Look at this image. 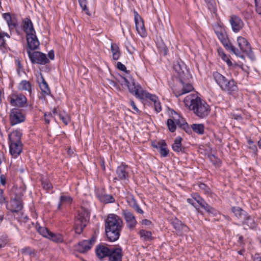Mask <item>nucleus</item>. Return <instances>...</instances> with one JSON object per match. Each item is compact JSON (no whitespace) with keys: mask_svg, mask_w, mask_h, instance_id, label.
<instances>
[{"mask_svg":"<svg viewBox=\"0 0 261 261\" xmlns=\"http://www.w3.org/2000/svg\"><path fill=\"white\" fill-rule=\"evenodd\" d=\"M184 104L199 118H204L210 113V107L206 102L199 97L197 94H190L184 99Z\"/></svg>","mask_w":261,"mask_h":261,"instance_id":"1","label":"nucleus"},{"mask_svg":"<svg viewBox=\"0 0 261 261\" xmlns=\"http://www.w3.org/2000/svg\"><path fill=\"white\" fill-rule=\"evenodd\" d=\"M122 225V220L119 216L113 214L108 215L106 220L105 231L110 241L114 242L119 239Z\"/></svg>","mask_w":261,"mask_h":261,"instance_id":"2","label":"nucleus"},{"mask_svg":"<svg viewBox=\"0 0 261 261\" xmlns=\"http://www.w3.org/2000/svg\"><path fill=\"white\" fill-rule=\"evenodd\" d=\"M125 81L127 85L129 92L140 100L148 99L153 103V105L159 100L158 97L143 90L139 84L135 83L134 81L132 83H129L126 79H125Z\"/></svg>","mask_w":261,"mask_h":261,"instance_id":"3","label":"nucleus"},{"mask_svg":"<svg viewBox=\"0 0 261 261\" xmlns=\"http://www.w3.org/2000/svg\"><path fill=\"white\" fill-rule=\"evenodd\" d=\"M237 42L239 48H237L240 52L242 57L240 58L244 59V56L242 53H245L251 60L255 59V56L252 51L251 45L248 40L244 37L238 36Z\"/></svg>","mask_w":261,"mask_h":261,"instance_id":"4","label":"nucleus"},{"mask_svg":"<svg viewBox=\"0 0 261 261\" xmlns=\"http://www.w3.org/2000/svg\"><path fill=\"white\" fill-rule=\"evenodd\" d=\"M89 218V213L87 210L82 209L79 212L75 224V232L80 234L87 225Z\"/></svg>","mask_w":261,"mask_h":261,"instance_id":"5","label":"nucleus"},{"mask_svg":"<svg viewBox=\"0 0 261 261\" xmlns=\"http://www.w3.org/2000/svg\"><path fill=\"white\" fill-rule=\"evenodd\" d=\"M171 117L167 121V125L171 132H174L176 129V125L180 127L186 124L185 119L174 111H171Z\"/></svg>","mask_w":261,"mask_h":261,"instance_id":"6","label":"nucleus"},{"mask_svg":"<svg viewBox=\"0 0 261 261\" xmlns=\"http://www.w3.org/2000/svg\"><path fill=\"white\" fill-rule=\"evenodd\" d=\"M174 68L175 70L177 71L179 76L180 78V81L182 86V88L180 90L176 92V96H179L181 95L185 94L192 91L194 89L193 86L189 83H185L182 81L184 79V74H185V72L181 67V66L178 63L175 64L174 66Z\"/></svg>","mask_w":261,"mask_h":261,"instance_id":"7","label":"nucleus"},{"mask_svg":"<svg viewBox=\"0 0 261 261\" xmlns=\"http://www.w3.org/2000/svg\"><path fill=\"white\" fill-rule=\"evenodd\" d=\"M218 39L227 50H230L237 57H242L240 51L230 43L226 35L222 31H215Z\"/></svg>","mask_w":261,"mask_h":261,"instance_id":"8","label":"nucleus"},{"mask_svg":"<svg viewBox=\"0 0 261 261\" xmlns=\"http://www.w3.org/2000/svg\"><path fill=\"white\" fill-rule=\"evenodd\" d=\"M8 98L13 106L23 107L27 101V99L24 95L16 92H13Z\"/></svg>","mask_w":261,"mask_h":261,"instance_id":"9","label":"nucleus"},{"mask_svg":"<svg viewBox=\"0 0 261 261\" xmlns=\"http://www.w3.org/2000/svg\"><path fill=\"white\" fill-rule=\"evenodd\" d=\"M22 194L16 195L15 197L12 198L7 204V208L12 212H18L23 207L22 203Z\"/></svg>","mask_w":261,"mask_h":261,"instance_id":"10","label":"nucleus"},{"mask_svg":"<svg viewBox=\"0 0 261 261\" xmlns=\"http://www.w3.org/2000/svg\"><path fill=\"white\" fill-rule=\"evenodd\" d=\"M28 54L33 63L44 65L48 62V59L46 55L40 51H34L31 53L30 51L28 50Z\"/></svg>","mask_w":261,"mask_h":261,"instance_id":"11","label":"nucleus"},{"mask_svg":"<svg viewBox=\"0 0 261 261\" xmlns=\"http://www.w3.org/2000/svg\"><path fill=\"white\" fill-rule=\"evenodd\" d=\"M25 120L24 115L21 110L14 108L11 110L10 113V121L12 125L21 123Z\"/></svg>","mask_w":261,"mask_h":261,"instance_id":"12","label":"nucleus"},{"mask_svg":"<svg viewBox=\"0 0 261 261\" xmlns=\"http://www.w3.org/2000/svg\"><path fill=\"white\" fill-rule=\"evenodd\" d=\"M122 215L126 222L127 227L130 230L134 229L137 224V221L134 215L128 210L122 211Z\"/></svg>","mask_w":261,"mask_h":261,"instance_id":"13","label":"nucleus"},{"mask_svg":"<svg viewBox=\"0 0 261 261\" xmlns=\"http://www.w3.org/2000/svg\"><path fill=\"white\" fill-rule=\"evenodd\" d=\"M96 237H93L90 240H84L75 245V249L81 253L89 251L95 242Z\"/></svg>","mask_w":261,"mask_h":261,"instance_id":"14","label":"nucleus"},{"mask_svg":"<svg viewBox=\"0 0 261 261\" xmlns=\"http://www.w3.org/2000/svg\"><path fill=\"white\" fill-rule=\"evenodd\" d=\"M9 151L11 155L14 158H16L20 155L22 149L21 142H9Z\"/></svg>","mask_w":261,"mask_h":261,"instance_id":"15","label":"nucleus"},{"mask_svg":"<svg viewBox=\"0 0 261 261\" xmlns=\"http://www.w3.org/2000/svg\"><path fill=\"white\" fill-rule=\"evenodd\" d=\"M232 30L234 33H238L243 27L244 23L240 18L232 16L229 19Z\"/></svg>","mask_w":261,"mask_h":261,"instance_id":"16","label":"nucleus"},{"mask_svg":"<svg viewBox=\"0 0 261 261\" xmlns=\"http://www.w3.org/2000/svg\"><path fill=\"white\" fill-rule=\"evenodd\" d=\"M135 21L136 28L138 34L142 37H145L147 35V33L144 28V22L139 15L137 14L135 17Z\"/></svg>","mask_w":261,"mask_h":261,"instance_id":"17","label":"nucleus"},{"mask_svg":"<svg viewBox=\"0 0 261 261\" xmlns=\"http://www.w3.org/2000/svg\"><path fill=\"white\" fill-rule=\"evenodd\" d=\"M109 261H121L122 250L120 247L111 248L108 255Z\"/></svg>","mask_w":261,"mask_h":261,"instance_id":"18","label":"nucleus"},{"mask_svg":"<svg viewBox=\"0 0 261 261\" xmlns=\"http://www.w3.org/2000/svg\"><path fill=\"white\" fill-rule=\"evenodd\" d=\"M224 86V87H222L221 90L230 94H234L238 89L236 82L232 79L228 80Z\"/></svg>","mask_w":261,"mask_h":261,"instance_id":"19","label":"nucleus"},{"mask_svg":"<svg viewBox=\"0 0 261 261\" xmlns=\"http://www.w3.org/2000/svg\"><path fill=\"white\" fill-rule=\"evenodd\" d=\"M111 251V248L102 244L97 245L95 249V253L99 258H103L108 256Z\"/></svg>","mask_w":261,"mask_h":261,"instance_id":"20","label":"nucleus"},{"mask_svg":"<svg viewBox=\"0 0 261 261\" xmlns=\"http://www.w3.org/2000/svg\"><path fill=\"white\" fill-rule=\"evenodd\" d=\"M28 47L31 50H35L39 45V42L35 34H31L27 36Z\"/></svg>","mask_w":261,"mask_h":261,"instance_id":"21","label":"nucleus"},{"mask_svg":"<svg viewBox=\"0 0 261 261\" xmlns=\"http://www.w3.org/2000/svg\"><path fill=\"white\" fill-rule=\"evenodd\" d=\"M241 222L245 229H253L255 228L256 226L254 220L248 215V214H247L246 216L243 219V221H241Z\"/></svg>","mask_w":261,"mask_h":261,"instance_id":"22","label":"nucleus"},{"mask_svg":"<svg viewBox=\"0 0 261 261\" xmlns=\"http://www.w3.org/2000/svg\"><path fill=\"white\" fill-rule=\"evenodd\" d=\"M213 77L221 89L222 87H224V85L228 80L224 75L217 71L213 73Z\"/></svg>","mask_w":261,"mask_h":261,"instance_id":"23","label":"nucleus"},{"mask_svg":"<svg viewBox=\"0 0 261 261\" xmlns=\"http://www.w3.org/2000/svg\"><path fill=\"white\" fill-rule=\"evenodd\" d=\"M128 167L125 165H121L118 166L116 170V173L121 180H126L128 178V174L127 171Z\"/></svg>","mask_w":261,"mask_h":261,"instance_id":"24","label":"nucleus"},{"mask_svg":"<svg viewBox=\"0 0 261 261\" xmlns=\"http://www.w3.org/2000/svg\"><path fill=\"white\" fill-rule=\"evenodd\" d=\"M37 81L41 91L45 95H48L50 93L49 88L41 74L37 77Z\"/></svg>","mask_w":261,"mask_h":261,"instance_id":"25","label":"nucleus"},{"mask_svg":"<svg viewBox=\"0 0 261 261\" xmlns=\"http://www.w3.org/2000/svg\"><path fill=\"white\" fill-rule=\"evenodd\" d=\"M154 147L159 149L160 154L162 157L165 158L168 156L169 150L167 145L164 141H161L158 143V144L154 146Z\"/></svg>","mask_w":261,"mask_h":261,"instance_id":"26","label":"nucleus"},{"mask_svg":"<svg viewBox=\"0 0 261 261\" xmlns=\"http://www.w3.org/2000/svg\"><path fill=\"white\" fill-rule=\"evenodd\" d=\"M22 132L20 129H16L9 134V142H21Z\"/></svg>","mask_w":261,"mask_h":261,"instance_id":"27","label":"nucleus"},{"mask_svg":"<svg viewBox=\"0 0 261 261\" xmlns=\"http://www.w3.org/2000/svg\"><path fill=\"white\" fill-rule=\"evenodd\" d=\"M23 27L24 31L27 34V36L31 34H35V31L33 28V23L30 19L25 18L23 20Z\"/></svg>","mask_w":261,"mask_h":261,"instance_id":"28","label":"nucleus"},{"mask_svg":"<svg viewBox=\"0 0 261 261\" xmlns=\"http://www.w3.org/2000/svg\"><path fill=\"white\" fill-rule=\"evenodd\" d=\"M181 137H177L172 146V149L177 153H183L184 152V148L181 145Z\"/></svg>","mask_w":261,"mask_h":261,"instance_id":"29","label":"nucleus"},{"mask_svg":"<svg viewBox=\"0 0 261 261\" xmlns=\"http://www.w3.org/2000/svg\"><path fill=\"white\" fill-rule=\"evenodd\" d=\"M52 113L54 115L58 114L60 119L65 125H67L68 124L70 121V117L65 112L62 111L58 112L57 109L55 108L53 110Z\"/></svg>","mask_w":261,"mask_h":261,"instance_id":"30","label":"nucleus"},{"mask_svg":"<svg viewBox=\"0 0 261 261\" xmlns=\"http://www.w3.org/2000/svg\"><path fill=\"white\" fill-rule=\"evenodd\" d=\"M111 51L112 54V58L114 60H118L121 55L120 48L116 43H112L111 44Z\"/></svg>","mask_w":261,"mask_h":261,"instance_id":"31","label":"nucleus"},{"mask_svg":"<svg viewBox=\"0 0 261 261\" xmlns=\"http://www.w3.org/2000/svg\"><path fill=\"white\" fill-rule=\"evenodd\" d=\"M18 88L21 91H25L29 92L30 94L32 91V85L30 82L27 80H22L19 84Z\"/></svg>","mask_w":261,"mask_h":261,"instance_id":"32","label":"nucleus"},{"mask_svg":"<svg viewBox=\"0 0 261 261\" xmlns=\"http://www.w3.org/2000/svg\"><path fill=\"white\" fill-rule=\"evenodd\" d=\"M232 211L234 213V215L240 220L243 221V219L246 216L247 214L245 211L242 210L239 207H233L232 208Z\"/></svg>","mask_w":261,"mask_h":261,"instance_id":"33","label":"nucleus"},{"mask_svg":"<svg viewBox=\"0 0 261 261\" xmlns=\"http://www.w3.org/2000/svg\"><path fill=\"white\" fill-rule=\"evenodd\" d=\"M72 202V198L69 195H62L60 198V203L58 204V208H61L62 204H70Z\"/></svg>","mask_w":261,"mask_h":261,"instance_id":"34","label":"nucleus"},{"mask_svg":"<svg viewBox=\"0 0 261 261\" xmlns=\"http://www.w3.org/2000/svg\"><path fill=\"white\" fill-rule=\"evenodd\" d=\"M48 239L57 243H62L64 241L63 236L59 233L50 232Z\"/></svg>","mask_w":261,"mask_h":261,"instance_id":"35","label":"nucleus"},{"mask_svg":"<svg viewBox=\"0 0 261 261\" xmlns=\"http://www.w3.org/2000/svg\"><path fill=\"white\" fill-rule=\"evenodd\" d=\"M139 233L141 239L144 241H149L152 239V233L150 231L141 229Z\"/></svg>","mask_w":261,"mask_h":261,"instance_id":"36","label":"nucleus"},{"mask_svg":"<svg viewBox=\"0 0 261 261\" xmlns=\"http://www.w3.org/2000/svg\"><path fill=\"white\" fill-rule=\"evenodd\" d=\"M98 198L99 200L103 203H112L115 201V198L111 195L108 194H101L98 195Z\"/></svg>","mask_w":261,"mask_h":261,"instance_id":"37","label":"nucleus"},{"mask_svg":"<svg viewBox=\"0 0 261 261\" xmlns=\"http://www.w3.org/2000/svg\"><path fill=\"white\" fill-rule=\"evenodd\" d=\"M35 228L37 231L43 237L48 239L50 231H49L46 228L41 226L39 224H36Z\"/></svg>","mask_w":261,"mask_h":261,"instance_id":"38","label":"nucleus"},{"mask_svg":"<svg viewBox=\"0 0 261 261\" xmlns=\"http://www.w3.org/2000/svg\"><path fill=\"white\" fill-rule=\"evenodd\" d=\"M192 195L195 199L196 203H198L204 209H207V210H208L209 207L208 206V204H207L205 202V201L203 200V199H202L201 197H200L197 194H194Z\"/></svg>","mask_w":261,"mask_h":261,"instance_id":"39","label":"nucleus"},{"mask_svg":"<svg viewBox=\"0 0 261 261\" xmlns=\"http://www.w3.org/2000/svg\"><path fill=\"white\" fill-rule=\"evenodd\" d=\"M129 204L137 213L140 214H144V211L141 209L134 198H133L130 200Z\"/></svg>","mask_w":261,"mask_h":261,"instance_id":"40","label":"nucleus"},{"mask_svg":"<svg viewBox=\"0 0 261 261\" xmlns=\"http://www.w3.org/2000/svg\"><path fill=\"white\" fill-rule=\"evenodd\" d=\"M193 130L197 134H203L204 133V126L202 124H193L191 126Z\"/></svg>","mask_w":261,"mask_h":261,"instance_id":"41","label":"nucleus"},{"mask_svg":"<svg viewBox=\"0 0 261 261\" xmlns=\"http://www.w3.org/2000/svg\"><path fill=\"white\" fill-rule=\"evenodd\" d=\"M21 253L24 255H29L30 257H34L36 255L35 250L30 247L24 248L21 250Z\"/></svg>","mask_w":261,"mask_h":261,"instance_id":"42","label":"nucleus"},{"mask_svg":"<svg viewBox=\"0 0 261 261\" xmlns=\"http://www.w3.org/2000/svg\"><path fill=\"white\" fill-rule=\"evenodd\" d=\"M219 54L221 58L227 63L228 66L232 65V62L230 60L229 57L227 56L224 52L219 51Z\"/></svg>","mask_w":261,"mask_h":261,"instance_id":"43","label":"nucleus"},{"mask_svg":"<svg viewBox=\"0 0 261 261\" xmlns=\"http://www.w3.org/2000/svg\"><path fill=\"white\" fill-rule=\"evenodd\" d=\"M210 161L216 166L219 167L221 164V161L215 155L212 154L209 156Z\"/></svg>","mask_w":261,"mask_h":261,"instance_id":"44","label":"nucleus"},{"mask_svg":"<svg viewBox=\"0 0 261 261\" xmlns=\"http://www.w3.org/2000/svg\"><path fill=\"white\" fill-rule=\"evenodd\" d=\"M80 5L82 10L87 14H89V11L87 7V1L86 0H79Z\"/></svg>","mask_w":261,"mask_h":261,"instance_id":"45","label":"nucleus"},{"mask_svg":"<svg viewBox=\"0 0 261 261\" xmlns=\"http://www.w3.org/2000/svg\"><path fill=\"white\" fill-rule=\"evenodd\" d=\"M154 111L156 113H159L162 111V106L160 100L154 103L153 105Z\"/></svg>","mask_w":261,"mask_h":261,"instance_id":"46","label":"nucleus"},{"mask_svg":"<svg viewBox=\"0 0 261 261\" xmlns=\"http://www.w3.org/2000/svg\"><path fill=\"white\" fill-rule=\"evenodd\" d=\"M42 186L43 188L47 190H50L52 188L51 184L47 180L42 181Z\"/></svg>","mask_w":261,"mask_h":261,"instance_id":"47","label":"nucleus"},{"mask_svg":"<svg viewBox=\"0 0 261 261\" xmlns=\"http://www.w3.org/2000/svg\"><path fill=\"white\" fill-rule=\"evenodd\" d=\"M187 202L191 204L192 205H193L194 207H195L196 208V210H198V207H197V205L196 203V202L195 201V199L193 196V195L192 196V198H188L187 199Z\"/></svg>","mask_w":261,"mask_h":261,"instance_id":"48","label":"nucleus"},{"mask_svg":"<svg viewBox=\"0 0 261 261\" xmlns=\"http://www.w3.org/2000/svg\"><path fill=\"white\" fill-rule=\"evenodd\" d=\"M6 238L4 236L0 237V248L4 247L7 244Z\"/></svg>","mask_w":261,"mask_h":261,"instance_id":"49","label":"nucleus"},{"mask_svg":"<svg viewBox=\"0 0 261 261\" xmlns=\"http://www.w3.org/2000/svg\"><path fill=\"white\" fill-rule=\"evenodd\" d=\"M141 224L143 225L149 226L152 225V222L147 219H143L141 221Z\"/></svg>","mask_w":261,"mask_h":261,"instance_id":"50","label":"nucleus"},{"mask_svg":"<svg viewBox=\"0 0 261 261\" xmlns=\"http://www.w3.org/2000/svg\"><path fill=\"white\" fill-rule=\"evenodd\" d=\"M117 67L118 69H119V70H120L121 71H126V67L121 62H119L117 63Z\"/></svg>","mask_w":261,"mask_h":261,"instance_id":"51","label":"nucleus"},{"mask_svg":"<svg viewBox=\"0 0 261 261\" xmlns=\"http://www.w3.org/2000/svg\"><path fill=\"white\" fill-rule=\"evenodd\" d=\"M208 206L209 207L208 210L204 209L207 213L210 214H212L214 215H215L217 214V211L215 210L214 208L212 207L210 205L208 204Z\"/></svg>","mask_w":261,"mask_h":261,"instance_id":"52","label":"nucleus"},{"mask_svg":"<svg viewBox=\"0 0 261 261\" xmlns=\"http://www.w3.org/2000/svg\"><path fill=\"white\" fill-rule=\"evenodd\" d=\"M130 105L132 106V108L134 110V111L136 112V113H139L140 111L136 106L135 102L133 100L130 101Z\"/></svg>","mask_w":261,"mask_h":261,"instance_id":"53","label":"nucleus"},{"mask_svg":"<svg viewBox=\"0 0 261 261\" xmlns=\"http://www.w3.org/2000/svg\"><path fill=\"white\" fill-rule=\"evenodd\" d=\"M3 193H4L3 190L2 189H0V203L1 204L5 203V202H6V199L3 195Z\"/></svg>","mask_w":261,"mask_h":261,"instance_id":"54","label":"nucleus"},{"mask_svg":"<svg viewBox=\"0 0 261 261\" xmlns=\"http://www.w3.org/2000/svg\"><path fill=\"white\" fill-rule=\"evenodd\" d=\"M44 116L45 117V122L46 123H49L50 121H49V119H48V118L52 116V114L50 113H45L44 114Z\"/></svg>","mask_w":261,"mask_h":261,"instance_id":"55","label":"nucleus"},{"mask_svg":"<svg viewBox=\"0 0 261 261\" xmlns=\"http://www.w3.org/2000/svg\"><path fill=\"white\" fill-rule=\"evenodd\" d=\"M4 18L7 21V23H10L11 21V17L9 13H5L4 14Z\"/></svg>","mask_w":261,"mask_h":261,"instance_id":"56","label":"nucleus"},{"mask_svg":"<svg viewBox=\"0 0 261 261\" xmlns=\"http://www.w3.org/2000/svg\"><path fill=\"white\" fill-rule=\"evenodd\" d=\"M0 182L3 186H5L6 183V178L4 175H1Z\"/></svg>","mask_w":261,"mask_h":261,"instance_id":"57","label":"nucleus"},{"mask_svg":"<svg viewBox=\"0 0 261 261\" xmlns=\"http://www.w3.org/2000/svg\"><path fill=\"white\" fill-rule=\"evenodd\" d=\"M48 56L50 59L53 60L54 59V53L53 50H50L48 53Z\"/></svg>","mask_w":261,"mask_h":261,"instance_id":"58","label":"nucleus"},{"mask_svg":"<svg viewBox=\"0 0 261 261\" xmlns=\"http://www.w3.org/2000/svg\"><path fill=\"white\" fill-rule=\"evenodd\" d=\"M7 23L10 29H13L16 26L15 23L13 22V20L12 19L11 21H10V23Z\"/></svg>","mask_w":261,"mask_h":261,"instance_id":"59","label":"nucleus"},{"mask_svg":"<svg viewBox=\"0 0 261 261\" xmlns=\"http://www.w3.org/2000/svg\"><path fill=\"white\" fill-rule=\"evenodd\" d=\"M16 64H17V65L19 69L21 68V66L20 63V61H18V60H16Z\"/></svg>","mask_w":261,"mask_h":261,"instance_id":"60","label":"nucleus"},{"mask_svg":"<svg viewBox=\"0 0 261 261\" xmlns=\"http://www.w3.org/2000/svg\"><path fill=\"white\" fill-rule=\"evenodd\" d=\"M3 158V154L2 153V152H1L0 151V165L2 164V159Z\"/></svg>","mask_w":261,"mask_h":261,"instance_id":"61","label":"nucleus"},{"mask_svg":"<svg viewBox=\"0 0 261 261\" xmlns=\"http://www.w3.org/2000/svg\"><path fill=\"white\" fill-rule=\"evenodd\" d=\"M256 12L259 14H261V8H258L256 9Z\"/></svg>","mask_w":261,"mask_h":261,"instance_id":"62","label":"nucleus"},{"mask_svg":"<svg viewBox=\"0 0 261 261\" xmlns=\"http://www.w3.org/2000/svg\"><path fill=\"white\" fill-rule=\"evenodd\" d=\"M258 145L259 148L261 149V138L258 141Z\"/></svg>","mask_w":261,"mask_h":261,"instance_id":"63","label":"nucleus"},{"mask_svg":"<svg viewBox=\"0 0 261 261\" xmlns=\"http://www.w3.org/2000/svg\"><path fill=\"white\" fill-rule=\"evenodd\" d=\"M256 259L257 260V261H261V256L256 257Z\"/></svg>","mask_w":261,"mask_h":261,"instance_id":"64","label":"nucleus"}]
</instances>
